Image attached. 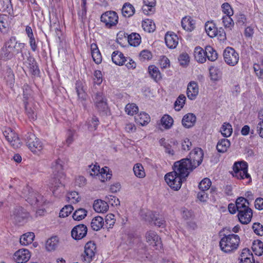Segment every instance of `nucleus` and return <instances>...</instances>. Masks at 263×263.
<instances>
[{
  "instance_id": "1",
  "label": "nucleus",
  "mask_w": 263,
  "mask_h": 263,
  "mask_svg": "<svg viewBox=\"0 0 263 263\" xmlns=\"http://www.w3.org/2000/svg\"><path fill=\"white\" fill-rule=\"evenodd\" d=\"M24 46V43H17L15 37L11 36L1 50L0 59L5 61L11 59L15 54L22 52Z\"/></svg>"
},
{
  "instance_id": "2",
  "label": "nucleus",
  "mask_w": 263,
  "mask_h": 263,
  "mask_svg": "<svg viewBox=\"0 0 263 263\" xmlns=\"http://www.w3.org/2000/svg\"><path fill=\"white\" fill-rule=\"evenodd\" d=\"M240 243V238L234 234H223L219 241L221 250L226 253H231L236 251Z\"/></svg>"
},
{
  "instance_id": "3",
  "label": "nucleus",
  "mask_w": 263,
  "mask_h": 263,
  "mask_svg": "<svg viewBox=\"0 0 263 263\" xmlns=\"http://www.w3.org/2000/svg\"><path fill=\"white\" fill-rule=\"evenodd\" d=\"M187 161V159H182L175 162L173 166V172L183 179H185L190 172L194 170L192 166H190V162Z\"/></svg>"
},
{
  "instance_id": "4",
  "label": "nucleus",
  "mask_w": 263,
  "mask_h": 263,
  "mask_svg": "<svg viewBox=\"0 0 263 263\" xmlns=\"http://www.w3.org/2000/svg\"><path fill=\"white\" fill-rule=\"evenodd\" d=\"M22 194L26 200L32 205H41L45 202L43 197L29 186L25 187Z\"/></svg>"
},
{
  "instance_id": "5",
  "label": "nucleus",
  "mask_w": 263,
  "mask_h": 263,
  "mask_svg": "<svg viewBox=\"0 0 263 263\" xmlns=\"http://www.w3.org/2000/svg\"><path fill=\"white\" fill-rule=\"evenodd\" d=\"M29 217V213L22 206L15 207L10 213V219L16 224L23 225Z\"/></svg>"
},
{
  "instance_id": "6",
  "label": "nucleus",
  "mask_w": 263,
  "mask_h": 263,
  "mask_svg": "<svg viewBox=\"0 0 263 263\" xmlns=\"http://www.w3.org/2000/svg\"><path fill=\"white\" fill-rule=\"evenodd\" d=\"M248 163L245 161L236 162L233 166V176L239 179H249L247 183H249L251 182V178L248 173Z\"/></svg>"
},
{
  "instance_id": "7",
  "label": "nucleus",
  "mask_w": 263,
  "mask_h": 263,
  "mask_svg": "<svg viewBox=\"0 0 263 263\" xmlns=\"http://www.w3.org/2000/svg\"><path fill=\"white\" fill-rule=\"evenodd\" d=\"M25 139L27 145L33 153H36L43 149L42 143L34 134L28 133L25 135Z\"/></svg>"
},
{
  "instance_id": "8",
  "label": "nucleus",
  "mask_w": 263,
  "mask_h": 263,
  "mask_svg": "<svg viewBox=\"0 0 263 263\" xmlns=\"http://www.w3.org/2000/svg\"><path fill=\"white\" fill-rule=\"evenodd\" d=\"M203 157V152L201 148L197 147L194 148L190 153L188 159L190 162V166L195 169L202 162Z\"/></svg>"
},
{
  "instance_id": "9",
  "label": "nucleus",
  "mask_w": 263,
  "mask_h": 263,
  "mask_svg": "<svg viewBox=\"0 0 263 263\" xmlns=\"http://www.w3.org/2000/svg\"><path fill=\"white\" fill-rule=\"evenodd\" d=\"M100 19L106 28H111L117 24L118 15L115 11H107L101 15Z\"/></svg>"
},
{
  "instance_id": "10",
  "label": "nucleus",
  "mask_w": 263,
  "mask_h": 263,
  "mask_svg": "<svg viewBox=\"0 0 263 263\" xmlns=\"http://www.w3.org/2000/svg\"><path fill=\"white\" fill-rule=\"evenodd\" d=\"M183 180L173 172L168 173L165 176L166 182L171 189L175 191H178L180 189Z\"/></svg>"
},
{
  "instance_id": "11",
  "label": "nucleus",
  "mask_w": 263,
  "mask_h": 263,
  "mask_svg": "<svg viewBox=\"0 0 263 263\" xmlns=\"http://www.w3.org/2000/svg\"><path fill=\"white\" fill-rule=\"evenodd\" d=\"M223 59L225 62L230 66L236 65L239 61L238 53L232 47H227L223 53Z\"/></svg>"
},
{
  "instance_id": "12",
  "label": "nucleus",
  "mask_w": 263,
  "mask_h": 263,
  "mask_svg": "<svg viewBox=\"0 0 263 263\" xmlns=\"http://www.w3.org/2000/svg\"><path fill=\"white\" fill-rule=\"evenodd\" d=\"M4 136L8 142L14 148H18L22 145V142L18 135L10 128H8L3 132Z\"/></svg>"
},
{
  "instance_id": "13",
  "label": "nucleus",
  "mask_w": 263,
  "mask_h": 263,
  "mask_svg": "<svg viewBox=\"0 0 263 263\" xmlns=\"http://www.w3.org/2000/svg\"><path fill=\"white\" fill-rule=\"evenodd\" d=\"M96 249L94 242L89 241L86 243L84 248V253L82 255V259L85 263H90L95 256Z\"/></svg>"
},
{
  "instance_id": "14",
  "label": "nucleus",
  "mask_w": 263,
  "mask_h": 263,
  "mask_svg": "<svg viewBox=\"0 0 263 263\" xmlns=\"http://www.w3.org/2000/svg\"><path fill=\"white\" fill-rule=\"evenodd\" d=\"M218 31L215 24L212 21H208L205 24V30L208 35L210 37H214L216 36H219L222 39H226V33L223 32V30Z\"/></svg>"
},
{
  "instance_id": "15",
  "label": "nucleus",
  "mask_w": 263,
  "mask_h": 263,
  "mask_svg": "<svg viewBox=\"0 0 263 263\" xmlns=\"http://www.w3.org/2000/svg\"><path fill=\"white\" fill-rule=\"evenodd\" d=\"M146 241L149 245L153 247H161V241L160 238L157 233L153 231H147L145 235Z\"/></svg>"
},
{
  "instance_id": "16",
  "label": "nucleus",
  "mask_w": 263,
  "mask_h": 263,
  "mask_svg": "<svg viewBox=\"0 0 263 263\" xmlns=\"http://www.w3.org/2000/svg\"><path fill=\"white\" fill-rule=\"evenodd\" d=\"M87 228L84 224H79L75 226L71 231V236L76 240H80L87 234Z\"/></svg>"
},
{
  "instance_id": "17",
  "label": "nucleus",
  "mask_w": 263,
  "mask_h": 263,
  "mask_svg": "<svg viewBox=\"0 0 263 263\" xmlns=\"http://www.w3.org/2000/svg\"><path fill=\"white\" fill-rule=\"evenodd\" d=\"M30 253L27 249H20L13 255V258L17 263H25L30 258Z\"/></svg>"
},
{
  "instance_id": "18",
  "label": "nucleus",
  "mask_w": 263,
  "mask_h": 263,
  "mask_svg": "<svg viewBox=\"0 0 263 263\" xmlns=\"http://www.w3.org/2000/svg\"><path fill=\"white\" fill-rule=\"evenodd\" d=\"M26 114L31 120H35L37 118V107L33 101L24 103Z\"/></svg>"
},
{
  "instance_id": "19",
  "label": "nucleus",
  "mask_w": 263,
  "mask_h": 263,
  "mask_svg": "<svg viewBox=\"0 0 263 263\" xmlns=\"http://www.w3.org/2000/svg\"><path fill=\"white\" fill-rule=\"evenodd\" d=\"M24 65L29 69V72L34 76L38 75L40 70L34 58L29 56L24 62Z\"/></svg>"
},
{
  "instance_id": "20",
  "label": "nucleus",
  "mask_w": 263,
  "mask_h": 263,
  "mask_svg": "<svg viewBox=\"0 0 263 263\" xmlns=\"http://www.w3.org/2000/svg\"><path fill=\"white\" fill-rule=\"evenodd\" d=\"M63 161L60 159L55 160L52 163L51 168L53 170V173L58 178H62L65 176L63 172Z\"/></svg>"
},
{
  "instance_id": "21",
  "label": "nucleus",
  "mask_w": 263,
  "mask_h": 263,
  "mask_svg": "<svg viewBox=\"0 0 263 263\" xmlns=\"http://www.w3.org/2000/svg\"><path fill=\"white\" fill-rule=\"evenodd\" d=\"M253 212L252 209H243L238 212V218L239 221L243 224L249 223L252 219Z\"/></svg>"
},
{
  "instance_id": "22",
  "label": "nucleus",
  "mask_w": 263,
  "mask_h": 263,
  "mask_svg": "<svg viewBox=\"0 0 263 263\" xmlns=\"http://www.w3.org/2000/svg\"><path fill=\"white\" fill-rule=\"evenodd\" d=\"M199 92V88L197 83L195 81L190 82L186 90L188 98L191 100L195 99Z\"/></svg>"
},
{
  "instance_id": "23",
  "label": "nucleus",
  "mask_w": 263,
  "mask_h": 263,
  "mask_svg": "<svg viewBox=\"0 0 263 263\" xmlns=\"http://www.w3.org/2000/svg\"><path fill=\"white\" fill-rule=\"evenodd\" d=\"M165 42L169 48H175L178 44V37L174 32H167L165 36Z\"/></svg>"
},
{
  "instance_id": "24",
  "label": "nucleus",
  "mask_w": 263,
  "mask_h": 263,
  "mask_svg": "<svg viewBox=\"0 0 263 263\" xmlns=\"http://www.w3.org/2000/svg\"><path fill=\"white\" fill-rule=\"evenodd\" d=\"M144 5L142 7V10L144 14L151 15L155 11L156 0H143Z\"/></svg>"
},
{
  "instance_id": "25",
  "label": "nucleus",
  "mask_w": 263,
  "mask_h": 263,
  "mask_svg": "<svg viewBox=\"0 0 263 263\" xmlns=\"http://www.w3.org/2000/svg\"><path fill=\"white\" fill-rule=\"evenodd\" d=\"M93 208L94 210L98 213H104L107 211L108 205L107 201L98 199L94 201Z\"/></svg>"
},
{
  "instance_id": "26",
  "label": "nucleus",
  "mask_w": 263,
  "mask_h": 263,
  "mask_svg": "<svg viewBox=\"0 0 263 263\" xmlns=\"http://www.w3.org/2000/svg\"><path fill=\"white\" fill-rule=\"evenodd\" d=\"M182 28L187 31H192L195 28V21L190 16H185L181 21Z\"/></svg>"
},
{
  "instance_id": "27",
  "label": "nucleus",
  "mask_w": 263,
  "mask_h": 263,
  "mask_svg": "<svg viewBox=\"0 0 263 263\" xmlns=\"http://www.w3.org/2000/svg\"><path fill=\"white\" fill-rule=\"evenodd\" d=\"M196 120V116L193 114L189 113L183 116L182 124L184 127L190 128L194 126Z\"/></svg>"
},
{
  "instance_id": "28",
  "label": "nucleus",
  "mask_w": 263,
  "mask_h": 263,
  "mask_svg": "<svg viewBox=\"0 0 263 263\" xmlns=\"http://www.w3.org/2000/svg\"><path fill=\"white\" fill-rule=\"evenodd\" d=\"M111 59L112 61L117 65H122L127 61L123 54L119 51H115L112 52Z\"/></svg>"
},
{
  "instance_id": "29",
  "label": "nucleus",
  "mask_w": 263,
  "mask_h": 263,
  "mask_svg": "<svg viewBox=\"0 0 263 263\" xmlns=\"http://www.w3.org/2000/svg\"><path fill=\"white\" fill-rule=\"evenodd\" d=\"M194 57L198 63H204L206 61L205 50L199 46L196 47L194 50Z\"/></svg>"
},
{
  "instance_id": "30",
  "label": "nucleus",
  "mask_w": 263,
  "mask_h": 263,
  "mask_svg": "<svg viewBox=\"0 0 263 263\" xmlns=\"http://www.w3.org/2000/svg\"><path fill=\"white\" fill-rule=\"evenodd\" d=\"M91 55L93 61L99 64L102 62V56L96 44L91 45Z\"/></svg>"
},
{
  "instance_id": "31",
  "label": "nucleus",
  "mask_w": 263,
  "mask_h": 263,
  "mask_svg": "<svg viewBox=\"0 0 263 263\" xmlns=\"http://www.w3.org/2000/svg\"><path fill=\"white\" fill-rule=\"evenodd\" d=\"M148 72L151 78L156 82H158L162 79L161 74L158 69L155 65H150L148 66Z\"/></svg>"
},
{
  "instance_id": "32",
  "label": "nucleus",
  "mask_w": 263,
  "mask_h": 263,
  "mask_svg": "<svg viewBox=\"0 0 263 263\" xmlns=\"http://www.w3.org/2000/svg\"><path fill=\"white\" fill-rule=\"evenodd\" d=\"M135 12L134 7L129 3H125L122 8V14L125 17H129Z\"/></svg>"
},
{
  "instance_id": "33",
  "label": "nucleus",
  "mask_w": 263,
  "mask_h": 263,
  "mask_svg": "<svg viewBox=\"0 0 263 263\" xmlns=\"http://www.w3.org/2000/svg\"><path fill=\"white\" fill-rule=\"evenodd\" d=\"M236 208L237 212L242 211L243 209H250L248 200L244 197H238L236 201Z\"/></svg>"
},
{
  "instance_id": "34",
  "label": "nucleus",
  "mask_w": 263,
  "mask_h": 263,
  "mask_svg": "<svg viewBox=\"0 0 263 263\" xmlns=\"http://www.w3.org/2000/svg\"><path fill=\"white\" fill-rule=\"evenodd\" d=\"M59 245V239L57 236H54L48 239L46 243V248L48 251L55 250Z\"/></svg>"
},
{
  "instance_id": "35",
  "label": "nucleus",
  "mask_w": 263,
  "mask_h": 263,
  "mask_svg": "<svg viewBox=\"0 0 263 263\" xmlns=\"http://www.w3.org/2000/svg\"><path fill=\"white\" fill-rule=\"evenodd\" d=\"M35 235L33 232H28L21 236L20 239V243L23 246H27L31 243Z\"/></svg>"
},
{
  "instance_id": "36",
  "label": "nucleus",
  "mask_w": 263,
  "mask_h": 263,
  "mask_svg": "<svg viewBox=\"0 0 263 263\" xmlns=\"http://www.w3.org/2000/svg\"><path fill=\"white\" fill-rule=\"evenodd\" d=\"M230 146V142L227 139H222L218 142L216 148L218 152L223 153L227 152Z\"/></svg>"
},
{
  "instance_id": "37",
  "label": "nucleus",
  "mask_w": 263,
  "mask_h": 263,
  "mask_svg": "<svg viewBox=\"0 0 263 263\" xmlns=\"http://www.w3.org/2000/svg\"><path fill=\"white\" fill-rule=\"evenodd\" d=\"M205 57L209 61H215L218 58V54L216 51L211 46H206L205 48Z\"/></svg>"
},
{
  "instance_id": "38",
  "label": "nucleus",
  "mask_w": 263,
  "mask_h": 263,
  "mask_svg": "<svg viewBox=\"0 0 263 263\" xmlns=\"http://www.w3.org/2000/svg\"><path fill=\"white\" fill-rule=\"evenodd\" d=\"M161 124L165 129H170L174 122V120L170 115H164L161 119Z\"/></svg>"
},
{
  "instance_id": "39",
  "label": "nucleus",
  "mask_w": 263,
  "mask_h": 263,
  "mask_svg": "<svg viewBox=\"0 0 263 263\" xmlns=\"http://www.w3.org/2000/svg\"><path fill=\"white\" fill-rule=\"evenodd\" d=\"M104 224L103 218L101 216H97L92 219L91 227L95 231H98Z\"/></svg>"
},
{
  "instance_id": "40",
  "label": "nucleus",
  "mask_w": 263,
  "mask_h": 263,
  "mask_svg": "<svg viewBox=\"0 0 263 263\" xmlns=\"http://www.w3.org/2000/svg\"><path fill=\"white\" fill-rule=\"evenodd\" d=\"M147 216L150 217L151 219H147V220L149 221H154L155 225L160 227L163 226L165 222L164 220L162 218H160L157 216L156 214L152 212H149L147 213Z\"/></svg>"
},
{
  "instance_id": "41",
  "label": "nucleus",
  "mask_w": 263,
  "mask_h": 263,
  "mask_svg": "<svg viewBox=\"0 0 263 263\" xmlns=\"http://www.w3.org/2000/svg\"><path fill=\"white\" fill-rule=\"evenodd\" d=\"M135 120L137 123L143 126L150 121V117L147 114L141 112L135 117Z\"/></svg>"
},
{
  "instance_id": "42",
  "label": "nucleus",
  "mask_w": 263,
  "mask_h": 263,
  "mask_svg": "<svg viewBox=\"0 0 263 263\" xmlns=\"http://www.w3.org/2000/svg\"><path fill=\"white\" fill-rule=\"evenodd\" d=\"M23 101L24 103L33 101L32 98V90L28 85L23 86Z\"/></svg>"
},
{
  "instance_id": "43",
  "label": "nucleus",
  "mask_w": 263,
  "mask_h": 263,
  "mask_svg": "<svg viewBox=\"0 0 263 263\" xmlns=\"http://www.w3.org/2000/svg\"><path fill=\"white\" fill-rule=\"evenodd\" d=\"M128 42L133 46L139 45L141 42L140 35L136 33H132L128 36Z\"/></svg>"
},
{
  "instance_id": "44",
  "label": "nucleus",
  "mask_w": 263,
  "mask_h": 263,
  "mask_svg": "<svg viewBox=\"0 0 263 263\" xmlns=\"http://www.w3.org/2000/svg\"><path fill=\"white\" fill-rule=\"evenodd\" d=\"M233 129L232 125L229 123H224L220 129L222 135L224 137H230L232 133Z\"/></svg>"
},
{
  "instance_id": "45",
  "label": "nucleus",
  "mask_w": 263,
  "mask_h": 263,
  "mask_svg": "<svg viewBox=\"0 0 263 263\" xmlns=\"http://www.w3.org/2000/svg\"><path fill=\"white\" fill-rule=\"evenodd\" d=\"M142 26L144 31L148 32H154L156 29L155 24L151 20L147 19L143 21Z\"/></svg>"
},
{
  "instance_id": "46",
  "label": "nucleus",
  "mask_w": 263,
  "mask_h": 263,
  "mask_svg": "<svg viewBox=\"0 0 263 263\" xmlns=\"http://www.w3.org/2000/svg\"><path fill=\"white\" fill-rule=\"evenodd\" d=\"M87 211L83 208L77 210L73 214L72 217L74 220L80 221L83 219L87 215Z\"/></svg>"
},
{
  "instance_id": "47",
  "label": "nucleus",
  "mask_w": 263,
  "mask_h": 263,
  "mask_svg": "<svg viewBox=\"0 0 263 263\" xmlns=\"http://www.w3.org/2000/svg\"><path fill=\"white\" fill-rule=\"evenodd\" d=\"M80 200L78 192L73 191L68 193L66 195V200L70 203H76Z\"/></svg>"
},
{
  "instance_id": "48",
  "label": "nucleus",
  "mask_w": 263,
  "mask_h": 263,
  "mask_svg": "<svg viewBox=\"0 0 263 263\" xmlns=\"http://www.w3.org/2000/svg\"><path fill=\"white\" fill-rule=\"evenodd\" d=\"M111 174L109 172V168L108 167H104L100 168V173L98 175L99 177H101V178H99L101 181L104 182L105 180L107 179H109L111 177Z\"/></svg>"
},
{
  "instance_id": "49",
  "label": "nucleus",
  "mask_w": 263,
  "mask_h": 263,
  "mask_svg": "<svg viewBox=\"0 0 263 263\" xmlns=\"http://www.w3.org/2000/svg\"><path fill=\"white\" fill-rule=\"evenodd\" d=\"M252 249L255 253L260 256L263 253V242L260 240L254 241L253 244Z\"/></svg>"
},
{
  "instance_id": "50",
  "label": "nucleus",
  "mask_w": 263,
  "mask_h": 263,
  "mask_svg": "<svg viewBox=\"0 0 263 263\" xmlns=\"http://www.w3.org/2000/svg\"><path fill=\"white\" fill-rule=\"evenodd\" d=\"M186 98L184 95H180L174 103V107L176 110L179 111L184 106Z\"/></svg>"
},
{
  "instance_id": "51",
  "label": "nucleus",
  "mask_w": 263,
  "mask_h": 263,
  "mask_svg": "<svg viewBox=\"0 0 263 263\" xmlns=\"http://www.w3.org/2000/svg\"><path fill=\"white\" fill-rule=\"evenodd\" d=\"M133 171L135 175L139 178H143L145 175L143 167L140 163H137L134 165Z\"/></svg>"
},
{
  "instance_id": "52",
  "label": "nucleus",
  "mask_w": 263,
  "mask_h": 263,
  "mask_svg": "<svg viewBox=\"0 0 263 263\" xmlns=\"http://www.w3.org/2000/svg\"><path fill=\"white\" fill-rule=\"evenodd\" d=\"M99 121L96 116H93L88 122V128L90 131L93 132L97 129Z\"/></svg>"
},
{
  "instance_id": "53",
  "label": "nucleus",
  "mask_w": 263,
  "mask_h": 263,
  "mask_svg": "<svg viewBox=\"0 0 263 263\" xmlns=\"http://www.w3.org/2000/svg\"><path fill=\"white\" fill-rule=\"evenodd\" d=\"M125 110L128 115L133 116L138 112V107L134 103H129L126 105Z\"/></svg>"
},
{
  "instance_id": "54",
  "label": "nucleus",
  "mask_w": 263,
  "mask_h": 263,
  "mask_svg": "<svg viewBox=\"0 0 263 263\" xmlns=\"http://www.w3.org/2000/svg\"><path fill=\"white\" fill-rule=\"evenodd\" d=\"M211 185V181L210 179L205 178L202 179L198 185L199 189L202 191H205L209 189Z\"/></svg>"
},
{
  "instance_id": "55",
  "label": "nucleus",
  "mask_w": 263,
  "mask_h": 263,
  "mask_svg": "<svg viewBox=\"0 0 263 263\" xmlns=\"http://www.w3.org/2000/svg\"><path fill=\"white\" fill-rule=\"evenodd\" d=\"M96 108L100 114L106 115L108 110V107L106 101L102 102L100 103L95 105Z\"/></svg>"
},
{
  "instance_id": "56",
  "label": "nucleus",
  "mask_w": 263,
  "mask_h": 263,
  "mask_svg": "<svg viewBox=\"0 0 263 263\" xmlns=\"http://www.w3.org/2000/svg\"><path fill=\"white\" fill-rule=\"evenodd\" d=\"M210 77L212 80L217 81L220 78V70L216 67L211 66L209 68Z\"/></svg>"
},
{
  "instance_id": "57",
  "label": "nucleus",
  "mask_w": 263,
  "mask_h": 263,
  "mask_svg": "<svg viewBox=\"0 0 263 263\" xmlns=\"http://www.w3.org/2000/svg\"><path fill=\"white\" fill-rule=\"evenodd\" d=\"M231 15H226L222 17V22L225 28H228L230 30L232 29L234 25V22L231 17Z\"/></svg>"
},
{
  "instance_id": "58",
  "label": "nucleus",
  "mask_w": 263,
  "mask_h": 263,
  "mask_svg": "<svg viewBox=\"0 0 263 263\" xmlns=\"http://www.w3.org/2000/svg\"><path fill=\"white\" fill-rule=\"evenodd\" d=\"M1 10L10 13L11 10V4L10 0H0Z\"/></svg>"
},
{
  "instance_id": "59",
  "label": "nucleus",
  "mask_w": 263,
  "mask_h": 263,
  "mask_svg": "<svg viewBox=\"0 0 263 263\" xmlns=\"http://www.w3.org/2000/svg\"><path fill=\"white\" fill-rule=\"evenodd\" d=\"M73 208L71 205H65L61 211L59 213L60 217H67L73 211Z\"/></svg>"
},
{
  "instance_id": "60",
  "label": "nucleus",
  "mask_w": 263,
  "mask_h": 263,
  "mask_svg": "<svg viewBox=\"0 0 263 263\" xmlns=\"http://www.w3.org/2000/svg\"><path fill=\"white\" fill-rule=\"evenodd\" d=\"M253 255L250 253V251L248 249H244L242 250L241 255L239 258V261H242L247 259L252 258L253 259Z\"/></svg>"
},
{
  "instance_id": "61",
  "label": "nucleus",
  "mask_w": 263,
  "mask_h": 263,
  "mask_svg": "<svg viewBox=\"0 0 263 263\" xmlns=\"http://www.w3.org/2000/svg\"><path fill=\"white\" fill-rule=\"evenodd\" d=\"M92 99L95 105H96L102 102L106 101V98L104 97L102 92H96L92 97Z\"/></svg>"
},
{
  "instance_id": "62",
  "label": "nucleus",
  "mask_w": 263,
  "mask_h": 263,
  "mask_svg": "<svg viewBox=\"0 0 263 263\" xmlns=\"http://www.w3.org/2000/svg\"><path fill=\"white\" fill-rule=\"evenodd\" d=\"M178 61L181 65L185 66L189 63L190 57L187 53H182L179 56Z\"/></svg>"
},
{
  "instance_id": "63",
  "label": "nucleus",
  "mask_w": 263,
  "mask_h": 263,
  "mask_svg": "<svg viewBox=\"0 0 263 263\" xmlns=\"http://www.w3.org/2000/svg\"><path fill=\"white\" fill-rule=\"evenodd\" d=\"M221 8L222 12L227 15H232L233 14V9L229 3H223L221 6Z\"/></svg>"
},
{
  "instance_id": "64",
  "label": "nucleus",
  "mask_w": 263,
  "mask_h": 263,
  "mask_svg": "<svg viewBox=\"0 0 263 263\" xmlns=\"http://www.w3.org/2000/svg\"><path fill=\"white\" fill-rule=\"evenodd\" d=\"M252 229L256 234L263 236V226L260 223H254L252 226Z\"/></svg>"
}]
</instances>
